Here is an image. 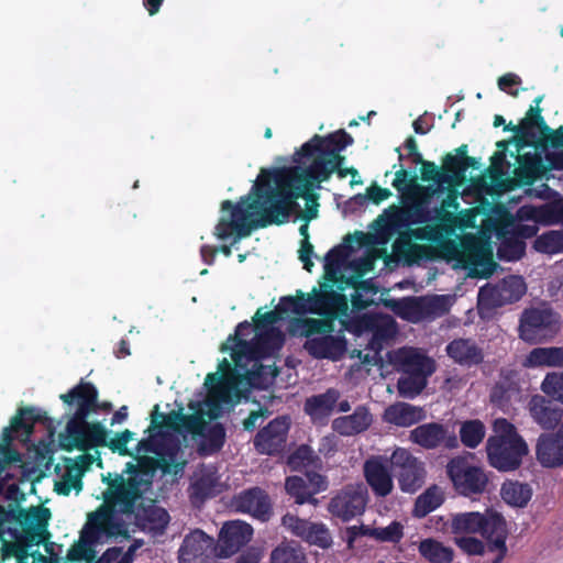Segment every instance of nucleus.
Wrapping results in <instances>:
<instances>
[{"label":"nucleus","mask_w":563,"mask_h":563,"mask_svg":"<svg viewBox=\"0 0 563 563\" xmlns=\"http://www.w3.org/2000/svg\"><path fill=\"white\" fill-rule=\"evenodd\" d=\"M541 389L547 396L563 404V371L548 373L541 384Z\"/></svg>","instance_id":"052dcab7"},{"label":"nucleus","mask_w":563,"mask_h":563,"mask_svg":"<svg viewBox=\"0 0 563 563\" xmlns=\"http://www.w3.org/2000/svg\"><path fill=\"white\" fill-rule=\"evenodd\" d=\"M252 536L253 528L251 525L240 520L225 522L219 533L218 555L229 558L238 553L241 548L251 541Z\"/></svg>","instance_id":"412c9836"},{"label":"nucleus","mask_w":563,"mask_h":563,"mask_svg":"<svg viewBox=\"0 0 563 563\" xmlns=\"http://www.w3.org/2000/svg\"><path fill=\"white\" fill-rule=\"evenodd\" d=\"M500 495L507 505L523 508L531 500L533 489L528 483L507 479L501 485Z\"/></svg>","instance_id":"a19ab883"},{"label":"nucleus","mask_w":563,"mask_h":563,"mask_svg":"<svg viewBox=\"0 0 563 563\" xmlns=\"http://www.w3.org/2000/svg\"><path fill=\"white\" fill-rule=\"evenodd\" d=\"M536 455L539 463L548 468L563 465V434H541L536 446Z\"/></svg>","instance_id":"7c9ffc66"},{"label":"nucleus","mask_w":563,"mask_h":563,"mask_svg":"<svg viewBox=\"0 0 563 563\" xmlns=\"http://www.w3.org/2000/svg\"><path fill=\"white\" fill-rule=\"evenodd\" d=\"M282 523L292 534L301 538L302 540L305 539L308 530L310 529V527L312 525V522H310L306 519H301V518L297 517L296 515H292L289 512L286 514L285 516H283Z\"/></svg>","instance_id":"69168bd1"},{"label":"nucleus","mask_w":563,"mask_h":563,"mask_svg":"<svg viewBox=\"0 0 563 563\" xmlns=\"http://www.w3.org/2000/svg\"><path fill=\"white\" fill-rule=\"evenodd\" d=\"M389 361H401L404 373L423 377L426 382L435 372V361L428 356V354H385Z\"/></svg>","instance_id":"4c0bfd02"},{"label":"nucleus","mask_w":563,"mask_h":563,"mask_svg":"<svg viewBox=\"0 0 563 563\" xmlns=\"http://www.w3.org/2000/svg\"><path fill=\"white\" fill-rule=\"evenodd\" d=\"M306 554L297 544L282 543L271 553V563H303Z\"/></svg>","instance_id":"864d4df0"},{"label":"nucleus","mask_w":563,"mask_h":563,"mask_svg":"<svg viewBox=\"0 0 563 563\" xmlns=\"http://www.w3.org/2000/svg\"><path fill=\"white\" fill-rule=\"evenodd\" d=\"M526 252V243L511 233V236L505 238L498 247L497 254L500 260L517 261Z\"/></svg>","instance_id":"4d7b16f0"},{"label":"nucleus","mask_w":563,"mask_h":563,"mask_svg":"<svg viewBox=\"0 0 563 563\" xmlns=\"http://www.w3.org/2000/svg\"><path fill=\"white\" fill-rule=\"evenodd\" d=\"M303 540L321 549H327L332 544L330 531L323 523L312 522Z\"/></svg>","instance_id":"0e129e2a"},{"label":"nucleus","mask_w":563,"mask_h":563,"mask_svg":"<svg viewBox=\"0 0 563 563\" xmlns=\"http://www.w3.org/2000/svg\"><path fill=\"white\" fill-rule=\"evenodd\" d=\"M189 498L194 506L202 505L207 499L219 495L221 489L220 476L216 468L207 467L191 482Z\"/></svg>","instance_id":"c756f323"},{"label":"nucleus","mask_w":563,"mask_h":563,"mask_svg":"<svg viewBox=\"0 0 563 563\" xmlns=\"http://www.w3.org/2000/svg\"><path fill=\"white\" fill-rule=\"evenodd\" d=\"M495 434L486 442L487 459L490 466L499 472L518 470L529 453L528 444L516 427L505 418L494 422Z\"/></svg>","instance_id":"0eeeda50"},{"label":"nucleus","mask_w":563,"mask_h":563,"mask_svg":"<svg viewBox=\"0 0 563 563\" xmlns=\"http://www.w3.org/2000/svg\"><path fill=\"white\" fill-rule=\"evenodd\" d=\"M409 439L426 450L440 446L452 450L459 446L455 433L450 432L445 426L439 422H428L416 427L410 431Z\"/></svg>","instance_id":"aec40b11"},{"label":"nucleus","mask_w":563,"mask_h":563,"mask_svg":"<svg viewBox=\"0 0 563 563\" xmlns=\"http://www.w3.org/2000/svg\"><path fill=\"white\" fill-rule=\"evenodd\" d=\"M561 317L550 307L525 309L519 323L520 338L530 343H540L553 338L560 330Z\"/></svg>","instance_id":"9b49d317"},{"label":"nucleus","mask_w":563,"mask_h":563,"mask_svg":"<svg viewBox=\"0 0 563 563\" xmlns=\"http://www.w3.org/2000/svg\"><path fill=\"white\" fill-rule=\"evenodd\" d=\"M52 426V419L46 411L33 407H25L18 410V413L11 419L10 426L2 431V441L0 442V464L3 471L8 465L21 462V454L11 446L14 439L13 433H21V440L27 441L34 432L35 423Z\"/></svg>","instance_id":"6e6552de"},{"label":"nucleus","mask_w":563,"mask_h":563,"mask_svg":"<svg viewBox=\"0 0 563 563\" xmlns=\"http://www.w3.org/2000/svg\"><path fill=\"white\" fill-rule=\"evenodd\" d=\"M413 230L399 231V235L393 244L394 253L408 265L434 257V250L431 246L412 242V239H415Z\"/></svg>","instance_id":"c85d7f7f"},{"label":"nucleus","mask_w":563,"mask_h":563,"mask_svg":"<svg viewBox=\"0 0 563 563\" xmlns=\"http://www.w3.org/2000/svg\"><path fill=\"white\" fill-rule=\"evenodd\" d=\"M542 100V95L536 97L533 104L530 106L519 124L514 125L510 122L508 125H505V131L514 132L520 141L527 144L532 143L537 139L536 130H538L540 134L544 133V131H550V126L542 117V109L540 107Z\"/></svg>","instance_id":"393cba45"},{"label":"nucleus","mask_w":563,"mask_h":563,"mask_svg":"<svg viewBox=\"0 0 563 563\" xmlns=\"http://www.w3.org/2000/svg\"><path fill=\"white\" fill-rule=\"evenodd\" d=\"M534 249L544 254L563 253V229L551 230L537 236Z\"/></svg>","instance_id":"603ef678"},{"label":"nucleus","mask_w":563,"mask_h":563,"mask_svg":"<svg viewBox=\"0 0 563 563\" xmlns=\"http://www.w3.org/2000/svg\"><path fill=\"white\" fill-rule=\"evenodd\" d=\"M451 260H456L473 278H489L497 266L492 252L476 242L459 245V252Z\"/></svg>","instance_id":"dca6fc26"},{"label":"nucleus","mask_w":563,"mask_h":563,"mask_svg":"<svg viewBox=\"0 0 563 563\" xmlns=\"http://www.w3.org/2000/svg\"><path fill=\"white\" fill-rule=\"evenodd\" d=\"M421 179L423 181H433L438 185V190H441L442 186L448 185V179L444 177L442 168H439L433 162L427 161L421 165Z\"/></svg>","instance_id":"338daca9"},{"label":"nucleus","mask_w":563,"mask_h":563,"mask_svg":"<svg viewBox=\"0 0 563 563\" xmlns=\"http://www.w3.org/2000/svg\"><path fill=\"white\" fill-rule=\"evenodd\" d=\"M418 551L429 563H453L454 560V550L433 538L421 540Z\"/></svg>","instance_id":"37998d69"},{"label":"nucleus","mask_w":563,"mask_h":563,"mask_svg":"<svg viewBox=\"0 0 563 563\" xmlns=\"http://www.w3.org/2000/svg\"><path fill=\"white\" fill-rule=\"evenodd\" d=\"M517 218L542 224H563V199L554 200L542 206H522L517 211Z\"/></svg>","instance_id":"2f4dec72"},{"label":"nucleus","mask_w":563,"mask_h":563,"mask_svg":"<svg viewBox=\"0 0 563 563\" xmlns=\"http://www.w3.org/2000/svg\"><path fill=\"white\" fill-rule=\"evenodd\" d=\"M427 384L428 382H426L423 377L418 378L416 376L405 374V376H401L398 379L397 388L401 397L412 399L422 393L427 387Z\"/></svg>","instance_id":"13d9d810"},{"label":"nucleus","mask_w":563,"mask_h":563,"mask_svg":"<svg viewBox=\"0 0 563 563\" xmlns=\"http://www.w3.org/2000/svg\"><path fill=\"white\" fill-rule=\"evenodd\" d=\"M485 434V426L478 419L467 420L461 424L460 439L463 445H465L466 448H477L484 440Z\"/></svg>","instance_id":"09e8293b"},{"label":"nucleus","mask_w":563,"mask_h":563,"mask_svg":"<svg viewBox=\"0 0 563 563\" xmlns=\"http://www.w3.org/2000/svg\"><path fill=\"white\" fill-rule=\"evenodd\" d=\"M446 472L456 490L464 496L482 494L488 484L484 470L461 456L449 462Z\"/></svg>","instance_id":"f8f14e48"},{"label":"nucleus","mask_w":563,"mask_h":563,"mask_svg":"<svg viewBox=\"0 0 563 563\" xmlns=\"http://www.w3.org/2000/svg\"><path fill=\"white\" fill-rule=\"evenodd\" d=\"M107 488L103 503L88 516L86 536L91 541L100 534L128 537V526L151 489L152 481L146 470L131 462L121 474L103 477Z\"/></svg>","instance_id":"f257e3e1"},{"label":"nucleus","mask_w":563,"mask_h":563,"mask_svg":"<svg viewBox=\"0 0 563 563\" xmlns=\"http://www.w3.org/2000/svg\"><path fill=\"white\" fill-rule=\"evenodd\" d=\"M208 395L205 400L207 415L210 419H217L222 412L221 404L228 400L229 391L223 377L218 373H209L205 379Z\"/></svg>","instance_id":"e433bc0d"},{"label":"nucleus","mask_w":563,"mask_h":563,"mask_svg":"<svg viewBox=\"0 0 563 563\" xmlns=\"http://www.w3.org/2000/svg\"><path fill=\"white\" fill-rule=\"evenodd\" d=\"M372 421L369 410L365 406H357L352 415L335 418L332 429L341 435L351 437L367 430Z\"/></svg>","instance_id":"c9c22d12"},{"label":"nucleus","mask_w":563,"mask_h":563,"mask_svg":"<svg viewBox=\"0 0 563 563\" xmlns=\"http://www.w3.org/2000/svg\"><path fill=\"white\" fill-rule=\"evenodd\" d=\"M367 504V490L363 485H346L328 505L329 512L346 522L363 515Z\"/></svg>","instance_id":"2eb2a0df"},{"label":"nucleus","mask_w":563,"mask_h":563,"mask_svg":"<svg viewBox=\"0 0 563 563\" xmlns=\"http://www.w3.org/2000/svg\"><path fill=\"white\" fill-rule=\"evenodd\" d=\"M309 297V312L334 321L338 317L347 316L349 303L345 295L332 289L318 291L313 289Z\"/></svg>","instance_id":"4be33fe9"},{"label":"nucleus","mask_w":563,"mask_h":563,"mask_svg":"<svg viewBox=\"0 0 563 563\" xmlns=\"http://www.w3.org/2000/svg\"><path fill=\"white\" fill-rule=\"evenodd\" d=\"M273 177L269 170L262 169L252 195L241 197L238 203L224 200L221 210L231 211V218H221L216 225L214 235L225 240L235 233L234 241L250 236L255 229L267 228L288 222L291 210L287 205L283 191L273 187Z\"/></svg>","instance_id":"f03ea898"},{"label":"nucleus","mask_w":563,"mask_h":563,"mask_svg":"<svg viewBox=\"0 0 563 563\" xmlns=\"http://www.w3.org/2000/svg\"><path fill=\"white\" fill-rule=\"evenodd\" d=\"M397 472L399 487L405 493H415L424 484L426 470L422 462L408 450L396 449L389 460Z\"/></svg>","instance_id":"ddd939ff"},{"label":"nucleus","mask_w":563,"mask_h":563,"mask_svg":"<svg viewBox=\"0 0 563 563\" xmlns=\"http://www.w3.org/2000/svg\"><path fill=\"white\" fill-rule=\"evenodd\" d=\"M483 516L484 522L482 523L479 534L487 540L488 545H493V543L499 540L506 542L508 530L505 518L493 510H486Z\"/></svg>","instance_id":"79ce46f5"},{"label":"nucleus","mask_w":563,"mask_h":563,"mask_svg":"<svg viewBox=\"0 0 563 563\" xmlns=\"http://www.w3.org/2000/svg\"><path fill=\"white\" fill-rule=\"evenodd\" d=\"M212 542L202 530L191 531L179 548V563H212Z\"/></svg>","instance_id":"bb28decb"},{"label":"nucleus","mask_w":563,"mask_h":563,"mask_svg":"<svg viewBox=\"0 0 563 563\" xmlns=\"http://www.w3.org/2000/svg\"><path fill=\"white\" fill-rule=\"evenodd\" d=\"M522 366L527 368L563 366V354H528Z\"/></svg>","instance_id":"e2e57ef3"},{"label":"nucleus","mask_w":563,"mask_h":563,"mask_svg":"<svg viewBox=\"0 0 563 563\" xmlns=\"http://www.w3.org/2000/svg\"><path fill=\"white\" fill-rule=\"evenodd\" d=\"M11 521L21 526L22 530L35 527H46L47 519L49 517V510L41 506L32 507L30 509L11 507Z\"/></svg>","instance_id":"c03bdc74"},{"label":"nucleus","mask_w":563,"mask_h":563,"mask_svg":"<svg viewBox=\"0 0 563 563\" xmlns=\"http://www.w3.org/2000/svg\"><path fill=\"white\" fill-rule=\"evenodd\" d=\"M344 161L345 157L341 155V152H335L325 157H314L306 168L290 166L274 168L269 173L275 185L283 191V196L292 212L298 198L308 201L317 199V196L312 192L316 184L319 185L329 180L331 175L342 167Z\"/></svg>","instance_id":"423d86ee"},{"label":"nucleus","mask_w":563,"mask_h":563,"mask_svg":"<svg viewBox=\"0 0 563 563\" xmlns=\"http://www.w3.org/2000/svg\"><path fill=\"white\" fill-rule=\"evenodd\" d=\"M285 489L288 495L295 498L296 504L302 505L310 503L316 505L318 500L313 497L306 481L300 476H289L286 478Z\"/></svg>","instance_id":"3c124183"},{"label":"nucleus","mask_w":563,"mask_h":563,"mask_svg":"<svg viewBox=\"0 0 563 563\" xmlns=\"http://www.w3.org/2000/svg\"><path fill=\"white\" fill-rule=\"evenodd\" d=\"M233 506L243 514H250L265 522L273 515L272 503L268 494L261 487H251L234 496Z\"/></svg>","instance_id":"b1692460"},{"label":"nucleus","mask_w":563,"mask_h":563,"mask_svg":"<svg viewBox=\"0 0 563 563\" xmlns=\"http://www.w3.org/2000/svg\"><path fill=\"white\" fill-rule=\"evenodd\" d=\"M434 220L432 224L416 228L412 231L415 239L434 243L437 256L451 261L459 252V244L450 238L459 228L460 220L453 212L443 208L434 209Z\"/></svg>","instance_id":"1a4fd4ad"},{"label":"nucleus","mask_w":563,"mask_h":563,"mask_svg":"<svg viewBox=\"0 0 563 563\" xmlns=\"http://www.w3.org/2000/svg\"><path fill=\"white\" fill-rule=\"evenodd\" d=\"M170 517L167 510L145 498L131 519V523H134L142 530L162 534L165 532Z\"/></svg>","instance_id":"cd10ccee"},{"label":"nucleus","mask_w":563,"mask_h":563,"mask_svg":"<svg viewBox=\"0 0 563 563\" xmlns=\"http://www.w3.org/2000/svg\"><path fill=\"white\" fill-rule=\"evenodd\" d=\"M309 312V297L297 290L296 296H283L274 310L257 308L251 321L239 322L233 333L220 344L219 352H280L286 334L277 327L289 313L302 316Z\"/></svg>","instance_id":"7ed1b4c3"},{"label":"nucleus","mask_w":563,"mask_h":563,"mask_svg":"<svg viewBox=\"0 0 563 563\" xmlns=\"http://www.w3.org/2000/svg\"><path fill=\"white\" fill-rule=\"evenodd\" d=\"M442 496L435 487L428 488L417 498L413 514L416 517H424L431 511L435 510L442 504Z\"/></svg>","instance_id":"5fc2aeb1"},{"label":"nucleus","mask_w":563,"mask_h":563,"mask_svg":"<svg viewBox=\"0 0 563 563\" xmlns=\"http://www.w3.org/2000/svg\"><path fill=\"white\" fill-rule=\"evenodd\" d=\"M395 173L393 187L400 194L402 207H390L386 218L380 216L382 229L388 233L410 229L412 224H423L431 220L430 198L437 194L431 186L418 184V176L399 165Z\"/></svg>","instance_id":"39448f33"},{"label":"nucleus","mask_w":563,"mask_h":563,"mask_svg":"<svg viewBox=\"0 0 563 563\" xmlns=\"http://www.w3.org/2000/svg\"><path fill=\"white\" fill-rule=\"evenodd\" d=\"M157 418L163 420V423L166 428L176 432L185 430L194 435H200L202 434L205 428V422L199 415H185L181 409L177 411L173 410L167 415L157 413V417L153 416L152 423L155 427L161 426V422L157 421Z\"/></svg>","instance_id":"72a5a7b5"},{"label":"nucleus","mask_w":563,"mask_h":563,"mask_svg":"<svg viewBox=\"0 0 563 563\" xmlns=\"http://www.w3.org/2000/svg\"><path fill=\"white\" fill-rule=\"evenodd\" d=\"M14 542H4L2 548L3 556H14L18 563H29L30 552L29 549L36 544L44 543L48 540L49 532L46 527H35L12 532Z\"/></svg>","instance_id":"5701e85b"},{"label":"nucleus","mask_w":563,"mask_h":563,"mask_svg":"<svg viewBox=\"0 0 563 563\" xmlns=\"http://www.w3.org/2000/svg\"><path fill=\"white\" fill-rule=\"evenodd\" d=\"M423 418V410L408 402L390 405L384 412L385 421L397 427H410Z\"/></svg>","instance_id":"58836bf2"},{"label":"nucleus","mask_w":563,"mask_h":563,"mask_svg":"<svg viewBox=\"0 0 563 563\" xmlns=\"http://www.w3.org/2000/svg\"><path fill=\"white\" fill-rule=\"evenodd\" d=\"M364 477L376 497H386L394 489L388 461L383 456H371L364 462Z\"/></svg>","instance_id":"a878e982"},{"label":"nucleus","mask_w":563,"mask_h":563,"mask_svg":"<svg viewBox=\"0 0 563 563\" xmlns=\"http://www.w3.org/2000/svg\"><path fill=\"white\" fill-rule=\"evenodd\" d=\"M441 168L448 185L460 184L463 180V162L453 154L448 153L443 157Z\"/></svg>","instance_id":"bf43d9fd"},{"label":"nucleus","mask_w":563,"mask_h":563,"mask_svg":"<svg viewBox=\"0 0 563 563\" xmlns=\"http://www.w3.org/2000/svg\"><path fill=\"white\" fill-rule=\"evenodd\" d=\"M81 477H82V475H80V473H77L69 465H67L65 473L62 477V481L57 482L55 484L56 493L59 495L67 496V495H69L71 489H75L76 492L81 490V488H82Z\"/></svg>","instance_id":"680f3d73"},{"label":"nucleus","mask_w":563,"mask_h":563,"mask_svg":"<svg viewBox=\"0 0 563 563\" xmlns=\"http://www.w3.org/2000/svg\"><path fill=\"white\" fill-rule=\"evenodd\" d=\"M341 397L336 388H328L324 393L312 395L306 398L303 411L313 421L325 419L331 416Z\"/></svg>","instance_id":"f704fd0d"},{"label":"nucleus","mask_w":563,"mask_h":563,"mask_svg":"<svg viewBox=\"0 0 563 563\" xmlns=\"http://www.w3.org/2000/svg\"><path fill=\"white\" fill-rule=\"evenodd\" d=\"M526 291L527 287L523 278L509 275L495 286L482 287L478 292V302H486L490 307H500L520 300Z\"/></svg>","instance_id":"a211bd4d"},{"label":"nucleus","mask_w":563,"mask_h":563,"mask_svg":"<svg viewBox=\"0 0 563 563\" xmlns=\"http://www.w3.org/2000/svg\"><path fill=\"white\" fill-rule=\"evenodd\" d=\"M484 516L477 511L462 512L452 517L450 529L454 534L479 533Z\"/></svg>","instance_id":"49530a36"},{"label":"nucleus","mask_w":563,"mask_h":563,"mask_svg":"<svg viewBox=\"0 0 563 563\" xmlns=\"http://www.w3.org/2000/svg\"><path fill=\"white\" fill-rule=\"evenodd\" d=\"M279 354H230L236 366H241L243 361L252 363L253 369L246 371L250 385L255 387H266L273 384L279 374V368L275 364L274 356Z\"/></svg>","instance_id":"6ab92c4d"},{"label":"nucleus","mask_w":563,"mask_h":563,"mask_svg":"<svg viewBox=\"0 0 563 563\" xmlns=\"http://www.w3.org/2000/svg\"><path fill=\"white\" fill-rule=\"evenodd\" d=\"M289 416H278L260 429L253 439L255 451L263 455L280 454L286 445L290 430Z\"/></svg>","instance_id":"4468645a"},{"label":"nucleus","mask_w":563,"mask_h":563,"mask_svg":"<svg viewBox=\"0 0 563 563\" xmlns=\"http://www.w3.org/2000/svg\"><path fill=\"white\" fill-rule=\"evenodd\" d=\"M347 330L357 335H367V349L372 352H382L397 335L396 320L389 314L364 313L350 321Z\"/></svg>","instance_id":"9d476101"},{"label":"nucleus","mask_w":563,"mask_h":563,"mask_svg":"<svg viewBox=\"0 0 563 563\" xmlns=\"http://www.w3.org/2000/svg\"><path fill=\"white\" fill-rule=\"evenodd\" d=\"M455 544L467 555H482L485 551L484 543L474 537L455 538Z\"/></svg>","instance_id":"774afa93"},{"label":"nucleus","mask_w":563,"mask_h":563,"mask_svg":"<svg viewBox=\"0 0 563 563\" xmlns=\"http://www.w3.org/2000/svg\"><path fill=\"white\" fill-rule=\"evenodd\" d=\"M298 327L300 330V334L309 338L314 334H323L329 333L333 330V321L327 318L323 319H313V318H306V319H295L290 323V331L294 333V327Z\"/></svg>","instance_id":"8fccbe9b"},{"label":"nucleus","mask_w":563,"mask_h":563,"mask_svg":"<svg viewBox=\"0 0 563 563\" xmlns=\"http://www.w3.org/2000/svg\"><path fill=\"white\" fill-rule=\"evenodd\" d=\"M287 465L294 472L323 470V461L308 444H300L287 457Z\"/></svg>","instance_id":"ea45409f"},{"label":"nucleus","mask_w":563,"mask_h":563,"mask_svg":"<svg viewBox=\"0 0 563 563\" xmlns=\"http://www.w3.org/2000/svg\"><path fill=\"white\" fill-rule=\"evenodd\" d=\"M63 402L71 405L77 401V409L66 424L65 433L59 435V445L63 450L71 452L74 449L87 451L97 446H108L120 455H129L128 443L134 433L125 429L115 438L108 441V431L100 422H88L90 412L98 407V390L91 383H80L68 393L59 397Z\"/></svg>","instance_id":"20e7f679"},{"label":"nucleus","mask_w":563,"mask_h":563,"mask_svg":"<svg viewBox=\"0 0 563 563\" xmlns=\"http://www.w3.org/2000/svg\"><path fill=\"white\" fill-rule=\"evenodd\" d=\"M354 142L351 134L341 129L325 136L314 134L308 142L303 143L294 154V162L301 163L302 158H314L329 156L335 152H342Z\"/></svg>","instance_id":"f3484780"},{"label":"nucleus","mask_w":563,"mask_h":563,"mask_svg":"<svg viewBox=\"0 0 563 563\" xmlns=\"http://www.w3.org/2000/svg\"><path fill=\"white\" fill-rule=\"evenodd\" d=\"M350 245L339 244L332 247L324 257V273L327 279L335 282L336 272L344 265L350 255Z\"/></svg>","instance_id":"de8ad7c7"},{"label":"nucleus","mask_w":563,"mask_h":563,"mask_svg":"<svg viewBox=\"0 0 563 563\" xmlns=\"http://www.w3.org/2000/svg\"><path fill=\"white\" fill-rule=\"evenodd\" d=\"M202 437L198 451L201 455H211L219 452L225 442V429L223 424L216 422L211 424L206 432L202 431Z\"/></svg>","instance_id":"a18cd8bd"},{"label":"nucleus","mask_w":563,"mask_h":563,"mask_svg":"<svg viewBox=\"0 0 563 563\" xmlns=\"http://www.w3.org/2000/svg\"><path fill=\"white\" fill-rule=\"evenodd\" d=\"M553 400L542 395H533L528 404L532 419L545 430L554 429L562 418V410Z\"/></svg>","instance_id":"473e14b6"},{"label":"nucleus","mask_w":563,"mask_h":563,"mask_svg":"<svg viewBox=\"0 0 563 563\" xmlns=\"http://www.w3.org/2000/svg\"><path fill=\"white\" fill-rule=\"evenodd\" d=\"M364 533L379 542L398 543L404 537V526L393 521L384 528H366Z\"/></svg>","instance_id":"6e6d98bb"}]
</instances>
